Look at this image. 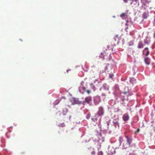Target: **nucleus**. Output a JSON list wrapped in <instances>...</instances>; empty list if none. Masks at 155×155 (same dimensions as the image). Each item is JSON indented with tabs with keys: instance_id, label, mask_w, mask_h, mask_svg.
I'll return each instance as SVG.
<instances>
[{
	"instance_id": "1",
	"label": "nucleus",
	"mask_w": 155,
	"mask_h": 155,
	"mask_svg": "<svg viewBox=\"0 0 155 155\" xmlns=\"http://www.w3.org/2000/svg\"><path fill=\"white\" fill-rule=\"evenodd\" d=\"M133 7H136L138 6L139 4L138 0H134L130 3Z\"/></svg>"
},
{
	"instance_id": "2",
	"label": "nucleus",
	"mask_w": 155,
	"mask_h": 155,
	"mask_svg": "<svg viewBox=\"0 0 155 155\" xmlns=\"http://www.w3.org/2000/svg\"><path fill=\"white\" fill-rule=\"evenodd\" d=\"M97 114L99 116L103 115L104 114L103 108L102 107H100L99 108L97 112Z\"/></svg>"
},
{
	"instance_id": "3",
	"label": "nucleus",
	"mask_w": 155,
	"mask_h": 155,
	"mask_svg": "<svg viewBox=\"0 0 155 155\" xmlns=\"http://www.w3.org/2000/svg\"><path fill=\"white\" fill-rule=\"evenodd\" d=\"M129 118V116L127 114H124L123 117V119L124 121L128 120Z\"/></svg>"
},
{
	"instance_id": "4",
	"label": "nucleus",
	"mask_w": 155,
	"mask_h": 155,
	"mask_svg": "<svg viewBox=\"0 0 155 155\" xmlns=\"http://www.w3.org/2000/svg\"><path fill=\"white\" fill-rule=\"evenodd\" d=\"M126 138L128 145L130 146V143L132 142V138L131 137H126Z\"/></svg>"
},
{
	"instance_id": "5",
	"label": "nucleus",
	"mask_w": 155,
	"mask_h": 155,
	"mask_svg": "<svg viewBox=\"0 0 155 155\" xmlns=\"http://www.w3.org/2000/svg\"><path fill=\"white\" fill-rule=\"evenodd\" d=\"M141 3H142L143 5H145L147 3H149L150 2L147 0H140Z\"/></svg>"
},
{
	"instance_id": "6",
	"label": "nucleus",
	"mask_w": 155,
	"mask_h": 155,
	"mask_svg": "<svg viewBox=\"0 0 155 155\" xmlns=\"http://www.w3.org/2000/svg\"><path fill=\"white\" fill-rule=\"evenodd\" d=\"M145 62L146 64L149 65L150 64V59L148 58H145Z\"/></svg>"
},
{
	"instance_id": "7",
	"label": "nucleus",
	"mask_w": 155,
	"mask_h": 155,
	"mask_svg": "<svg viewBox=\"0 0 155 155\" xmlns=\"http://www.w3.org/2000/svg\"><path fill=\"white\" fill-rule=\"evenodd\" d=\"M144 46V44L142 42H140L139 43L138 46V48H143V47Z\"/></svg>"
},
{
	"instance_id": "8",
	"label": "nucleus",
	"mask_w": 155,
	"mask_h": 155,
	"mask_svg": "<svg viewBox=\"0 0 155 155\" xmlns=\"http://www.w3.org/2000/svg\"><path fill=\"white\" fill-rule=\"evenodd\" d=\"M91 101V97H87L85 98V102L87 103H89Z\"/></svg>"
},
{
	"instance_id": "9",
	"label": "nucleus",
	"mask_w": 155,
	"mask_h": 155,
	"mask_svg": "<svg viewBox=\"0 0 155 155\" xmlns=\"http://www.w3.org/2000/svg\"><path fill=\"white\" fill-rule=\"evenodd\" d=\"M68 110V109L66 108H64L63 110V114L65 115L66 114Z\"/></svg>"
},
{
	"instance_id": "10",
	"label": "nucleus",
	"mask_w": 155,
	"mask_h": 155,
	"mask_svg": "<svg viewBox=\"0 0 155 155\" xmlns=\"http://www.w3.org/2000/svg\"><path fill=\"white\" fill-rule=\"evenodd\" d=\"M80 88H82L84 91H86V88L85 87L83 86L82 85H81L80 87H79V89Z\"/></svg>"
},
{
	"instance_id": "11",
	"label": "nucleus",
	"mask_w": 155,
	"mask_h": 155,
	"mask_svg": "<svg viewBox=\"0 0 155 155\" xmlns=\"http://www.w3.org/2000/svg\"><path fill=\"white\" fill-rule=\"evenodd\" d=\"M92 120L94 122L97 121V118L96 117L92 118Z\"/></svg>"
},
{
	"instance_id": "12",
	"label": "nucleus",
	"mask_w": 155,
	"mask_h": 155,
	"mask_svg": "<svg viewBox=\"0 0 155 155\" xmlns=\"http://www.w3.org/2000/svg\"><path fill=\"white\" fill-rule=\"evenodd\" d=\"M134 44V43L133 41H130L129 43V46H132Z\"/></svg>"
},
{
	"instance_id": "13",
	"label": "nucleus",
	"mask_w": 155,
	"mask_h": 155,
	"mask_svg": "<svg viewBox=\"0 0 155 155\" xmlns=\"http://www.w3.org/2000/svg\"><path fill=\"white\" fill-rule=\"evenodd\" d=\"M125 15V14L124 13H123L122 14H121V15H120V17L122 18H124V16Z\"/></svg>"
},
{
	"instance_id": "14",
	"label": "nucleus",
	"mask_w": 155,
	"mask_h": 155,
	"mask_svg": "<svg viewBox=\"0 0 155 155\" xmlns=\"http://www.w3.org/2000/svg\"><path fill=\"white\" fill-rule=\"evenodd\" d=\"M149 53H150V51H149L148 50L147 51V52H146V54H145V55L146 56H148L149 54Z\"/></svg>"
},
{
	"instance_id": "15",
	"label": "nucleus",
	"mask_w": 155,
	"mask_h": 155,
	"mask_svg": "<svg viewBox=\"0 0 155 155\" xmlns=\"http://www.w3.org/2000/svg\"><path fill=\"white\" fill-rule=\"evenodd\" d=\"M90 114H88L87 116V119H88L90 118Z\"/></svg>"
},
{
	"instance_id": "16",
	"label": "nucleus",
	"mask_w": 155,
	"mask_h": 155,
	"mask_svg": "<svg viewBox=\"0 0 155 155\" xmlns=\"http://www.w3.org/2000/svg\"><path fill=\"white\" fill-rule=\"evenodd\" d=\"M59 126H61L62 127H65V124L64 123H62L61 124V125H59Z\"/></svg>"
},
{
	"instance_id": "17",
	"label": "nucleus",
	"mask_w": 155,
	"mask_h": 155,
	"mask_svg": "<svg viewBox=\"0 0 155 155\" xmlns=\"http://www.w3.org/2000/svg\"><path fill=\"white\" fill-rule=\"evenodd\" d=\"M144 42L145 44H148V43L147 42V40L146 39L144 40Z\"/></svg>"
},
{
	"instance_id": "18",
	"label": "nucleus",
	"mask_w": 155,
	"mask_h": 155,
	"mask_svg": "<svg viewBox=\"0 0 155 155\" xmlns=\"http://www.w3.org/2000/svg\"><path fill=\"white\" fill-rule=\"evenodd\" d=\"M114 76V74H112L109 75V77L110 78H112Z\"/></svg>"
},
{
	"instance_id": "19",
	"label": "nucleus",
	"mask_w": 155,
	"mask_h": 155,
	"mask_svg": "<svg viewBox=\"0 0 155 155\" xmlns=\"http://www.w3.org/2000/svg\"><path fill=\"white\" fill-rule=\"evenodd\" d=\"M86 92L88 94H89L91 92V91L89 90H87L86 91Z\"/></svg>"
},
{
	"instance_id": "20",
	"label": "nucleus",
	"mask_w": 155,
	"mask_h": 155,
	"mask_svg": "<svg viewBox=\"0 0 155 155\" xmlns=\"http://www.w3.org/2000/svg\"><path fill=\"white\" fill-rule=\"evenodd\" d=\"M148 49V48H147V47H146L145 48L144 50H143V52H144V51H145L146 50H147Z\"/></svg>"
},
{
	"instance_id": "21",
	"label": "nucleus",
	"mask_w": 155,
	"mask_h": 155,
	"mask_svg": "<svg viewBox=\"0 0 155 155\" xmlns=\"http://www.w3.org/2000/svg\"><path fill=\"white\" fill-rule=\"evenodd\" d=\"M145 13H144L143 14V17L144 18H147V17L145 16Z\"/></svg>"
},
{
	"instance_id": "22",
	"label": "nucleus",
	"mask_w": 155,
	"mask_h": 155,
	"mask_svg": "<svg viewBox=\"0 0 155 155\" xmlns=\"http://www.w3.org/2000/svg\"><path fill=\"white\" fill-rule=\"evenodd\" d=\"M130 0H124V1L125 3H127L128 2V1Z\"/></svg>"
},
{
	"instance_id": "23",
	"label": "nucleus",
	"mask_w": 155,
	"mask_h": 155,
	"mask_svg": "<svg viewBox=\"0 0 155 155\" xmlns=\"http://www.w3.org/2000/svg\"><path fill=\"white\" fill-rule=\"evenodd\" d=\"M139 131H140V129H138L136 131L135 133L139 132Z\"/></svg>"
},
{
	"instance_id": "24",
	"label": "nucleus",
	"mask_w": 155,
	"mask_h": 155,
	"mask_svg": "<svg viewBox=\"0 0 155 155\" xmlns=\"http://www.w3.org/2000/svg\"><path fill=\"white\" fill-rule=\"evenodd\" d=\"M91 153L92 154L94 155V154H95V152H94V151H93L91 152Z\"/></svg>"
},
{
	"instance_id": "25",
	"label": "nucleus",
	"mask_w": 155,
	"mask_h": 155,
	"mask_svg": "<svg viewBox=\"0 0 155 155\" xmlns=\"http://www.w3.org/2000/svg\"><path fill=\"white\" fill-rule=\"evenodd\" d=\"M128 93V92H123V93L124 94H126Z\"/></svg>"
},
{
	"instance_id": "26",
	"label": "nucleus",
	"mask_w": 155,
	"mask_h": 155,
	"mask_svg": "<svg viewBox=\"0 0 155 155\" xmlns=\"http://www.w3.org/2000/svg\"><path fill=\"white\" fill-rule=\"evenodd\" d=\"M129 155H135L133 153H130Z\"/></svg>"
},
{
	"instance_id": "27",
	"label": "nucleus",
	"mask_w": 155,
	"mask_h": 155,
	"mask_svg": "<svg viewBox=\"0 0 155 155\" xmlns=\"http://www.w3.org/2000/svg\"><path fill=\"white\" fill-rule=\"evenodd\" d=\"M116 37H117L118 36V35H116Z\"/></svg>"
},
{
	"instance_id": "28",
	"label": "nucleus",
	"mask_w": 155,
	"mask_h": 155,
	"mask_svg": "<svg viewBox=\"0 0 155 155\" xmlns=\"http://www.w3.org/2000/svg\"><path fill=\"white\" fill-rule=\"evenodd\" d=\"M102 96H104V95H105L104 94H102Z\"/></svg>"
},
{
	"instance_id": "29",
	"label": "nucleus",
	"mask_w": 155,
	"mask_h": 155,
	"mask_svg": "<svg viewBox=\"0 0 155 155\" xmlns=\"http://www.w3.org/2000/svg\"><path fill=\"white\" fill-rule=\"evenodd\" d=\"M79 91L80 92L81 91L80 89H79Z\"/></svg>"
},
{
	"instance_id": "30",
	"label": "nucleus",
	"mask_w": 155,
	"mask_h": 155,
	"mask_svg": "<svg viewBox=\"0 0 155 155\" xmlns=\"http://www.w3.org/2000/svg\"><path fill=\"white\" fill-rule=\"evenodd\" d=\"M107 125H109V124L108 123H107Z\"/></svg>"
}]
</instances>
